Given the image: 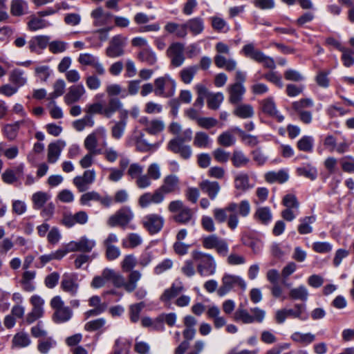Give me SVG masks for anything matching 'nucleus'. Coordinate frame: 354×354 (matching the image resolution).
Masks as SVG:
<instances>
[{
    "mask_svg": "<svg viewBox=\"0 0 354 354\" xmlns=\"http://www.w3.org/2000/svg\"><path fill=\"white\" fill-rule=\"evenodd\" d=\"M192 257L196 265L198 273L204 277L214 275L216 271V261L213 255L200 250H194Z\"/></svg>",
    "mask_w": 354,
    "mask_h": 354,
    "instance_id": "obj_1",
    "label": "nucleus"
},
{
    "mask_svg": "<svg viewBox=\"0 0 354 354\" xmlns=\"http://www.w3.org/2000/svg\"><path fill=\"white\" fill-rule=\"evenodd\" d=\"M230 212L228 216L227 226L232 230H235L239 223V216L246 218L251 212V205L248 200H242L239 203L231 202L227 205Z\"/></svg>",
    "mask_w": 354,
    "mask_h": 354,
    "instance_id": "obj_2",
    "label": "nucleus"
},
{
    "mask_svg": "<svg viewBox=\"0 0 354 354\" xmlns=\"http://www.w3.org/2000/svg\"><path fill=\"white\" fill-rule=\"evenodd\" d=\"M246 287V283L241 277L225 273L221 279V285L217 290V294L220 297H224L236 288L245 290Z\"/></svg>",
    "mask_w": 354,
    "mask_h": 354,
    "instance_id": "obj_3",
    "label": "nucleus"
},
{
    "mask_svg": "<svg viewBox=\"0 0 354 354\" xmlns=\"http://www.w3.org/2000/svg\"><path fill=\"white\" fill-rule=\"evenodd\" d=\"M241 52L250 59L263 64V66L270 69H274L276 67L273 58L266 55L262 51L255 48L253 43L245 44Z\"/></svg>",
    "mask_w": 354,
    "mask_h": 354,
    "instance_id": "obj_4",
    "label": "nucleus"
},
{
    "mask_svg": "<svg viewBox=\"0 0 354 354\" xmlns=\"http://www.w3.org/2000/svg\"><path fill=\"white\" fill-rule=\"evenodd\" d=\"M190 140V137L185 136L184 134H178L169 142L168 149L175 153L180 154L183 159H189L192 154V151L189 145H185V142Z\"/></svg>",
    "mask_w": 354,
    "mask_h": 354,
    "instance_id": "obj_5",
    "label": "nucleus"
},
{
    "mask_svg": "<svg viewBox=\"0 0 354 354\" xmlns=\"http://www.w3.org/2000/svg\"><path fill=\"white\" fill-rule=\"evenodd\" d=\"M50 306L55 310L53 319L56 323L66 322L72 317V310L69 307L64 306L61 297H54L50 301Z\"/></svg>",
    "mask_w": 354,
    "mask_h": 354,
    "instance_id": "obj_6",
    "label": "nucleus"
},
{
    "mask_svg": "<svg viewBox=\"0 0 354 354\" xmlns=\"http://www.w3.org/2000/svg\"><path fill=\"white\" fill-rule=\"evenodd\" d=\"M254 314L251 315L248 311L240 306L234 313V318L235 321L241 322L243 324H252L254 322H262L264 319L266 312L259 308L251 309Z\"/></svg>",
    "mask_w": 354,
    "mask_h": 354,
    "instance_id": "obj_7",
    "label": "nucleus"
},
{
    "mask_svg": "<svg viewBox=\"0 0 354 354\" xmlns=\"http://www.w3.org/2000/svg\"><path fill=\"white\" fill-rule=\"evenodd\" d=\"M184 50V44L180 42L171 44L167 50V55L170 58L171 64L174 67H179L183 64L185 60Z\"/></svg>",
    "mask_w": 354,
    "mask_h": 354,
    "instance_id": "obj_8",
    "label": "nucleus"
},
{
    "mask_svg": "<svg viewBox=\"0 0 354 354\" xmlns=\"http://www.w3.org/2000/svg\"><path fill=\"white\" fill-rule=\"evenodd\" d=\"M145 228L151 234L159 232L165 223L164 218L157 214H149L142 221Z\"/></svg>",
    "mask_w": 354,
    "mask_h": 354,
    "instance_id": "obj_9",
    "label": "nucleus"
},
{
    "mask_svg": "<svg viewBox=\"0 0 354 354\" xmlns=\"http://www.w3.org/2000/svg\"><path fill=\"white\" fill-rule=\"evenodd\" d=\"M96 178L95 171L93 169L84 171L82 176H77L73 179V183L80 192L88 190L94 183Z\"/></svg>",
    "mask_w": 354,
    "mask_h": 354,
    "instance_id": "obj_10",
    "label": "nucleus"
},
{
    "mask_svg": "<svg viewBox=\"0 0 354 354\" xmlns=\"http://www.w3.org/2000/svg\"><path fill=\"white\" fill-rule=\"evenodd\" d=\"M126 38L121 35L114 36L109 42V45L106 50V55L111 58H115L124 55V47L125 46Z\"/></svg>",
    "mask_w": 354,
    "mask_h": 354,
    "instance_id": "obj_11",
    "label": "nucleus"
},
{
    "mask_svg": "<svg viewBox=\"0 0 354 354\" xmlns=\"http://www.w3.org/2000/svg\"><path fill=\"white\" fill-rule=\"evenodd\" d=\"M30 301L32 305V309L26 317V322L28 324L34 322L43 316L44 305V300L38 295H32L30 297Z\"/></svg>",
    "mask_w": 354,
    "mask_h": 354,
    "instance_id": "obj_12",
    "label": "nucleus"
},
{
    "mask_svg": "<svg viewBox=\"0 0 354 354\" xmlns=\"http://www.w3.org/2000/svg\"><path fill=\"white\" fill-rule=\"evenodd\" d=\"M158 189L164 196L165 194L179 192V178L174 174H170L165 176L163 179L162 185Z\"/></svg>",
    "mask_w": 354,
    "mask_h": 354,
    "instance_id": "obj_13",
    "label": "nucleus"
},
{
    "mask_svg": "<svg viewBox=\"0 0 354 354\" xmlns=\"http://www.w3.org/2000/svg\"><path fill=\"white\" fill-rule=\"evenodd\" d=\"M61 288L64 292L75 296L79 288L77 276L73 273L64 274L61 282Z\"/></svg>",
    "mask_w": 354,
    "mask_h": 354,
    "instance_id": "obj_14",
    "label": "nucleus"
},
{
    "mask_svg": "<svg viewBox=\"0 0 354 354\" xmlns=\"http://www.w3.org/2000/svg\"><path fill=\"white\" fill-rule=\"evenodd\" d=\"M88 305L93 308L84 313V315L85 319H88L91 317L101 315L107 308V304L102 302L100 297L97 295L92 296L89 298Z\"/></svg>",
    "mask_w": 354,
    "mask_h": 354,
    "instance_id": "obj_15",
    "label": "nucleus"
},
{
    "mask_svg": "<svg viewBox=\"0 0 354 354\" xmlns=\"http://www.w3.org/2000/svg\"><path fill=\"white\" fill-rule=\"evenodd\" d=\"M86 93V90L82 84L73 85L69 87L67 93L64 95V102L67 105L73 104L80 100Z\"/></svg>",
    "mask_w": 354,
    "mask_h": 354,
    "instance_id": "obj_16",
    "label": "nucleus"
},
{
    "mask_svg": "<svg viewBox=\"0 0 354 354\" xmlns=\"http://www.w3.org/2000/svg\"><path fill=\"white\" fill-rule=\"evenodd\" d=\"M133 218V213L130 209H121L112 215L108 220V225L111 227L116 225L124 226Z\"/></svg>",
    "mask_w": 354,
    "mask_h": 354,
    "instance_id": "obj_17",
    "label": "nucleus"
},
{
    "mask_svg": "<svg viewBox=\"0 0 354 354\" xmlns=\"http://www.w3.org/2000/svg\"><path fill=\"white\" fill-rule=\"evenodd\" d=\"M165 196L157 189L154 192H146L141 195L138 203L142 208H146L151 204H160L163 202Z\"/></svg>",
    "mask_w": 354,
    "mask_h": 354,
    "instance_id": "obj_18",
    "label": "nucleus"
},
{
    "mask_svg": "<svg viewBox=\"0 0 354 354\" xmlns=\"http://www.w3.org/2000/svg\"><path fill=\"white\" fill-rule=\"evenodd\" d=\"M95 241L89 239L86 236H82L77 241H71L69 243V250L72 252L80 251L83 252H89L95 246Z\"/></svg>",
    "mask_w": 354,
    "mask_h": 354,
    "instance_id": "obj_19",
    "label": "nucleus"
},
{
    "mask_svg": "<svg viewBox=\"0 0 354 354\" xmlns=\"http://www.w3.org/2000/svg\"><path fill=\"white\" fill-rule=\"evenodd\" d=\"M229 93L228 101L230 104L236 105L241 102L243 95L245 93V88L241 84H233L228 86Z\"/></svg>",
    "mask_w": 354,
    "mask_h": 354,
    "instance_id": "obj_20",
    "label": "nucleus"
},
{
    "mask_svg": "<svg viewBox=\"0 0 354 354\" xmlns=\"http://www.w3.org/2000/svg\"><path fill=\"white\" fill-rule=\"evenodd\" d=\"M199 187L212 201L216 199L221 191V186L216 181L203 180L199 183Z\"/></svg>",
    "mask_w": 354,
    "mask_h": 354,
    "instance_id": "obj_21",
    "label": "nucleus"
},
{
    "mask_svg": "<svg viewBox=\"0 0 354 354\" xmlns=\"http://www.w3.org/2000/svg\"><path fill=\"white\" fill-rule=\"evenodd\" d=\"M183 290L184 286L182 282L180 281H176L171 284V287L164 290L163 293L160 296V300L165 304H168Z\"/></svg>",
    "mask_w": 354,
    "mask_h": 354,
    "instance_id": "obj_22",
    "label": "nucleus"
},
{
    "mask_svg": "<svg viewBox=\"0 0 354 354\" xmlns=\"http://www.w3.org/2000/svg\"><path fill=\"white\" fill-rule=\"evenodd\" d=\"M261 110L268 115L275 117L279 122L283 120V116L279 115L277 107L272 97H268L261 101Z\"/></svg>",
    "mask_w": 354,
    "mask_h": 354,
    "instance_id": "obj_23",
    "label": "nucleus"
},
{
    "mask_svg": "<svg viewBox=\"0 0 354 354\" xmlns=\"http://www.w3.org/2000/svg\"><path fill=\"white\" fill-rule=\"evenodd\" d=\"M290 339L296 344L307 346L315 341L316 336L312 333H302L295 331L290 335Z\"/></svg>",
    "mask_w": 354,
    "mask_h": 354,
    "instance_id": "obj_24",
    "label": "nucleus"
},
{
    "mask_svg": "<svg viewBox=\"0 0 354 354\" xmlns=\"http://www.w3.org/2000/svg\"><path fill=\"white\" fill-rule=\"evenodd\" d=\"M10 13L14 17H21L29 14L28 3L25 0H12Z\"/></svg>",
    "mask_w": 354,
    "mask_h": 354,
    "instance_id": "obj_25",
    "label": "nucleus"
},
{
    "mask_svg": "<svg viewBox=\"0 0 354 354\" xmlns=\"http://www.w3.org/2000/svg\"><path fill=\"white\" fill-rule=\"evenodd\" d=\"M221 311L218 306H211L207 310V315L209 319L213 320L214 326L219 329L226 324V319L220 315Z\"/></svg>",
    "mask_w": 354,
    "mask_h": 354,
    "instance_id": "obj_26",
    "label": "nucleus"
},
{
    "mask_svg": "<svg viewBox=\"0 0 354 354\" xmlns=\"http://www.w3.org/2000/svg\"><path fill=\"white\" fill-rule=\"evenodd\" d=\"M50 37L46 35H39L31 38L28 41V47L31 52L37 53L39 49H44L49 44Z\"/></svg>",
    "mask_w": 354,
    "mask_h": 354,
    "instance_id": "obj_27",
    "label": "nucleus"
},
{
    "mask_svg": "<svg viewBox=\"0 0 354 354\" xmlns=\"http://www.w3.org/2000/svg\"><path fill=\"white\" fill-rule=\"evenodd\" d=\"M122 103L118 97H109L108 103L104 106V116L110 118L115 112L121 111Z\"/></svg>",
    "mask_w": 354,
    "mask_h": 354,
    "instance_id": "obj_28",
    "label": "nucleus"
},
{
    "mask_svg": "<svg viewBox=\"0 0 354 354\" xmlns=\"http://www.w3.org/2000/svg\"><path fill=\"white\" fill-rule=\"evenodd\" d=\"M34 130V125L30 121L23 120L18 121L12 124H7L5 127L6 133H10L12 131H28L32 132Z\"/></svg>",
    "mask_w": 354,
    "mask_h": 354,
    "instance_id": "obj_29",
    "label": "nucleus"
},
{
    "mask_svg": "<svg viewBox=\"0 0 354 354\" xmlns=\"http://www.w3.org/2000/svg\"><path fill=\"white\" fill-rule=\"evenodd\" d=\"M233 113L240 118H250L254 114V108L251 104L239 103L236 104Z\"/></svg>",
    "mask_w": 354,
    "mask_h": 354,
    "instance_id": "obj_30",
    "label": "nucleus"
},
{
    "mask_svg": "<svg viewBox=\"0 0 354 354\" xmlns=\"http://www.w3.org/2000/svg\"><path fill=\"white\" fill-rule=\"evenodd\" d=\"M174 220L182 224L190 223L192 225H195V219L194 217V213L189 207L187 206L183 208L175 216Z\"/></svg>",
    "mask_w": 354,
    "mask_h": 354,
    "instance_id": "obj_31",
    "label": "nucleus"
},
{
    "mask_svg": "<svg viewBox=\"0 0 354 354\" xmlns=\"http://www.w3.org/2000/svg\"><path fill=\"white\" fill-rule=\"evenodd\" d=\"M316 218L315 216H308L300 218L299 225L297 227V230L301 234H307L313 232L312 225L315 222Z\"/></svg>",
    "mask_w": 354,
    "mask_h": 354,
    "instance_id": "obj_32",
    "label": "nucleus"
},
{
    "mask_svg": "<svg viewBox=\"0 0 354 354\" xmlns=\"http://www.w3.org/2000/svg\"><path fill=\"white\" fill-rule=\"evenodd\" d=\"M187 30L194 35L201 34L204 30V21L201 17H194L185 22Z\"/></svg>",
    "mask_w": 354,
    "mask_h": 354,
    "instance_id": "obj_33",
    "label": "nucleus"
},
{
    "mask_svg": "<svg viewBox=\"0 0 354 354\" xmlns=\"http://www.w3.org/2000/svg\"><path fill=\"white\" fill-rule=\"evenodd\" d=\"M66 83L62 80H57L53 84V91L49 93L48 100H50L49 105L55 104V99L62 96L65 92Z\"/></svg>",
    "mask_w": 354,
    "mask_h": 354,
    "instance_id": "obj_34",
    "label": "nucleus"
},
{
    "mask_svg": "<svg viewBox=\"0 0 354 354\" xmlns=\"http://www.w3.org/2000/svg\"><path fill=\"white\" fill-rule=\"evenodd\" d=\"M265 178L268 182L271 183H283L288 180L289 175L285 170H279L277 171H269L266 173Z\"/></svg>",
    "mask_w": 354,
    "mask_h": 354,
    "instance_id": "obj_35",
    "label": "nucleus"
},
{
    "mask_svg": "<svg viewBox=\"0 0 354 354\" xmlns=\"http://www.w3.org/2000/svg\"><path fill=\"white\" fill-rule=\"evenodd\" d=\"M297 173L299 176H304L311 180H314L317 177V170L316 167L310 164H303L297 168Z\"/></svg>",
    "mask_w": 354,
    "mask_h": 354,
    "instance_id": "obj_36",
    "label": "nucleus"
},
{
    "mask_svg": "<svg viewBox=\"0 0 354 354\" xmlns=\"http://www.w3.org/2000/svg\"><path fill=\"white\" fill-rule=\"evenodd\" d=\"M308 290L304 285H300L296 288H291L289 291V297L295 300L305 301L308 299Z\"/></svg>",
    "mask_w": 354,
    "mask_h": 354,
    "instance_id": "obj_37",
    "label": "nucleus"
},
{
    "mask_svg": "<svg viewBox=\"0 0 354 354\" xmlns=\"http://www.w3.org/2000/svg\"><path fill=\"white\" fill-rule=\"evenodd\" d=\"M9 80L18 88L27 82V78L24 75V72L19 68L13 69L9 75Z\"/></svg>",
    "mask_w": 354,
    "mask_h": 354,
    "instance_id": "obj_38",
    "label": "nucleus"
},
{
    "mask_svg": "<svg viewBox=\"0 0 354 354\" xmlns=\"http://www.w3.org/2000/svg\"><path fill=\"white\" fill-rule=\"evenodd\" d=\"M50 196L44 192H37L32 196L31 200L33 205V208L39 209L44 207L46 203L50 199Z\"/></svg>",
    "mask_w": 354,
    "mask_h": 354,
    "instance_id": "obj_39",
    "label": "nucleus"
},
{
    "mask_svg": "<svg viewBox=\"0 0 354 354\" xmlns=\"http://www.w3.org/2000/svg\"><path fill=\"white\" fill-rule=\"evenodd\" d=\"M92 18L94 19V25L95 26H101L106 23L107 19L111 15L109 13H105L101 7L97 8L93 10L91 14Z\"/></svg>",
    "mask_w": 354,
    "mask_h": 354,
    "instance_id": "obj_40",
    "label": "nucleus"
},
{
    "mask_svg": "<svg viewBox=\"0 0 354 354\" xmlns=\"http://www.w3.org/2000/svg\"><path fill=\"white\" fill-rule=\"evenodd\" d=\"M214 63L217 67L225 68L227 71H234L236 67V62L234 59H227L221 55H216L214 57Z\"/></svg>",
    "mask_w": 354,
    "mask_h": 354,
    "instance_id": "obj_41",
    "label": "nucleus"
},
{
    "mask_svg": "<svg viewBox=\"0 0 354 354\" xmlns=\"http://www.w3.org/2000/svg\"><path fill=\"white\" fill-rule=\"evenodd\" d=\"M234 187L242 192L251 189L252 186L250 185L248 175L244 173L238 174L234 179Z\"/></svg>",
    "mask_w": 354,
    "mask_h": 354,
    "instance_id": "obj_42",
    "label": "nucleus"
},
{
    "mask_svg": "<svg viewBox=\"0 0 354 354\" xmlns=\"http://www.w3.org/2000/svg\"><path fill=\"white\" fill-rule=\"evenodd\" d=\"M56 345L57 342L52 337L41 339L38 341L37 351L41 354H48Z\"/></svg>",
    "mask_w": 354,
    "mask_h": 354,
    "instance_id": "obj_43",
    "label": "nucleus"
},
{
    "mask_svg": "<svg viewBox=\"0 0 354 354\" xmlns=\"http://www.w3.org/2000/svg\"><path fill=\"white\" fill-rule=\"evenodd\" d=\"M99 142L100 139L97 138L95 134H90L86 137L84 141V145L89 152L94 154H101L102 150L97 148L99 145Z\"/></svg>",
    "mask_w": 354,
    "mask_h": 354,
    "instance_id": "obj_44",
    "label": "nucleus"
},
{
    "mask_svg": "<svg viewBox=\"0 0 354 354\" xmlns=\"http://www.w3.org/2000/svg\"><path fill=\"white\" fill-rule=\"evenodd\" d=\"M142 243V237L137 233L129 234L126 239L122 240V245L124 248H134Z\"/></svg>",
    "mask_w": 354,
    "mask_h": 354,
    "instance_id": "obj_45",
    "label": "nucleus"
},
{
    "mask_svg": "<svg viewBox=\"0 0 354 354\" xmlns=\"http://www.w3.org/2000/svg\"><path fill=\"white\" fill-rule=\"evenodd\" d=\"M62 147L59 143H51L48 149V162L50 164L55 163L59 158Z\"/></svg>",
    "mask_w": 354,
    "mask_h": 354,
    "instance_id": "obj_46",
    "label": "nucleus"
},
{
    "mask_svg": "<svg viewBox=\"0 0 354 354\" xmlns=\"http://www.w3.org/2000/svg\"><path fill=\"white\" fill-rule=\"evenodd\" d=\"M198 69V66H190L182 69L180 72V77L183 82L189 84Z\"/></svg>",
    "mask_w": 354,
    "mask_h": 354,
    "instance_id": "obj_47",
    "label": "nucleus"
},
{
    "mask_svg": "<svg viewBox=\"0 0 354 354\" xmlns=\"http://www.w3.org/2000/svg\"><path fill=\"white\" fill-rule=\"evenodd\" d=\"M288 317L298 318L301 320L307 319L308 317L305 314L306 306L304 304H296L293 309H286Z\"/></svg>",
    "mask_w": 354,
    "mask_h": 354,
    "instance_id": "obj_48",
    "label": "nucleus"
},
{
    "mask_svg": "<svg viewBox=\"0 0 354 354\" xmlns=\"http://www.w3.org/2000/svg\"><path fill=\"white\" fill-rule=\"evenodd\" d=\"M254 216L263 224L269 223L272 218L270 209L268 207H261L257 209Z\"/></svg>",
    "mask_w": 354,
    "mask_h": 354,
    "instance_id": "obj_49",
    "label": "nucleus"
},
{
    "mask_svg": "<svg viewBox=\"0 0 354 354\" xmlns=\"http://www.w3.org/2000/svg\"><path fill=\"white\" fill-rule=\"evenodd\" d=\"M12 344L16 347L24 348L28 346L31 344V339L27 333L24 332H19L14 336L12 339Z\"/></svg>",
    "mask_w": 354,
    "mask_h": 354,
    "instance_id": "obj_50",
    "label": "nucleus"
},
{
    "mask_svg": "<svg viewBox=\"0 0 354 354\" xmlns=\"http://www.w3.org/2000/svg\"><path fill=\"white\" fill-rule=\"evenodd\" d=\"M142 274L138 270H132L129 275L128 281L125 285V290L129 292H133L137 287L138 281L141 279Z\"/></svg>",
    "mask_w": 354,
    "mask_h": 354,
    "instance_id": "obj_51",
    "label": "nucleus"
},
{
    "mask_svg": "<svg viewBox=\"0 0 354 354\" xmlns=\"http://www.w3.org/2000/svg\"><path fill=\"white\" fill-rule=\"evenodd\" d=\"M135 140L130 141L129 145H136L138 150L140 151H147L151 150L153 147H156L155 145L149 143L145 139L143 138L142 135L137 136Z\"/></svg>",
    "mask_w": 354,
    "mask_h": 354,
    "instance_id": "obj_52",
    "label": "nucleus"
},
{
    "mask_svg": "<svg viewBox=\"0 0 354 354\" xmlns=\"http://www.w3.org/2000/svg\"><path fill=\"white\" fill-rule=\"evenodd\" d=\"M224 100V96L222 93H216L209 94L207 97V106L212 110H216L219 108L221 104Z\"/></svg>",
    "mask_w": 354,
    "mask_h": 354,
    "instance_id": "obj_53",
    "label": "nucleus"
},
{
    "mask_svg": "<svg viewBox=\"0 0 354 354\" xmlns=\"http://www.w3.org/2000/svg\"><path fill=\"white\" fill-rule=\"evenodd\" d=\"M314 102L310 98H303L299 101H295L292 103V108L297 113L306 111L305 109L313 107Z\"/></svg>",
    "mask_w": 354,
    "mask_h": 354,
    "instance_id": "obj_54",
    "label": "nucleus"
},
{
    "mask_svg": "<svg viewBox=\"0 0 354 354\" xmlns=\"http://www.w3.org/2000/svg\"><path fill=\"white\" fill-rule=\"evenodd\" d=\"M138 58L142 62L147 63L148 65L152 66L157 61L156 54L149 49H144L139 53Z\"/></svg>",
    "mask_w": 354,
    "mask_h": 354,
    "instance_id": "obj_55",
    "label": "nucleus"
},
{
    "mask_svg": "<svg viewBox=\"0 0 354 354\" xmlns=\"http://www.w3.org/2000/svg\"><path fill=\"white\" fill-rule=\"evenodd\" d=\"M28 28L30 31H36L48 26V23L42 19L40 17L31 16L30 19L27 24Z\"/></svg>",
    "mask_w": 354,
    "mask_h": 354,
    "instance_id": "obj_56",
    "label": "nucleus"
},
{
    "mask_svg": "<svg viewBox=\"0 0 354 354\" xmlns=\"http://www.w3.org/2000/svg\"><path fill=\"white\" fill-rule=\"evenodd\" d=\"M232 161L234 167H242L249 163L250 159L242 151H236L233 153Z\"/></svg>",
    "mask_w": 354,
    "mask_h": 354,
    "instance_id": "obj_57",
    "label": "nucleus"
},
{
    "mask_svg": "<svg viewBox=\"0 0 354 354\" xmlns=\"http://www.w3.org/2000/svg\"><path fill=\"white\" fill-rule=\"evenodd\" d=\"M290 250V246L288 244L273 243L271 247V251L273 256L277 258H281L288 253Z\"/></svg>",
    "mask_w": 354,
    "mask_h": 354,
    "instance_id": "obj_58",
    "label": "nucleus"
},
{
    "mask_svg": "<svg viewBox=\"0 0 354 354\" xmlns=\"http://www.w3.org/2000/svg\"><path fill=\"white\" fill-rule=\"evenodd\" d=\"M145 307L143 302L132 304L129 306V317L133 323H136L140 319V314Z\"/></svg>",
    "mask_w": 354,
    "mask_h": 354,
    "instance_id": "obj_59",
    "label": "nucleus"
},
{
    "mask_svg": "<svg viewBox=\"0 0 354 354\" xmlns=\"http://www.w3.org/2000/svg\"><path fill=\"white\" fill-rule=\"evenodd\" d=\"M93 118L89 115H86L82 119L76 120L73 122V127L78 131L84 130L86 127H93Z\"/></svg>",
    "mask_w": 354,
    "mask_h": 354,
    "instance_id": "obj_60",
    "label": "nucleus"
},
{
    "mask_svg": "<svg viewBox=\"0 0 354 354\" xmlns=\"http://www.w3.org/2000/svg\"><path fill=\"white\" fill-rule=\"evenodd\" d=\"M221 239H220L216 234H210L206 236L203 237L202 239V245L205 249L211 250L215 249L218 242Z\"/></svg>",
    "mask_w": 354,
    "mask_h": 354,
    "instance_id": "obj_61",
    "label": "nucleus"
},
{
    "mask_svg": "<svg viewBox=\"0 0 354 354\" xmlns=\"http://www.w3.org/2000/svg\"><path fill=\"white\" fill-rule=\"evenodd\" d=\"M313 147V139L311 136H304L297 142V147L304 151H311Z\"/></svg>",
    "mask_w": 354,
    "mask_h": 354,
    "instance_id": "obj_62",
    "label": "nucleus"
},
{
    "mask_svg": "<svg viewBox=\"0 0 354 354\" xmlns=\"http://www.w3.org/2000/svg\"><path fill=\"white\" fill-rule=\"evenodd\" d=\"M106 323V320L103 318H98L88 322L84 325V329L87 331H95L102 328Z\"/></svg>",
    "mask_w": 354,
    "mask_h": 354,
    "instance_id": "obj_63",
    "label": "nucleus"
},
{
    "mask_svg": "<svg viewBox=\"0 0 354 354\" xmlns=\"http://www.w3.org/2000/svg\"><path fill=\"white\" fill-rule=\"evenodd\" d=\"M339 162L344 171L354 173V158L353 156H344L340 159Z\"/></svg>",
    "mask_w": 354,
    "mask_h": 354,
    "instance_id": "obj_64",
    "label": "nucleus"
}]
</instances>
